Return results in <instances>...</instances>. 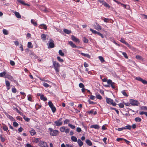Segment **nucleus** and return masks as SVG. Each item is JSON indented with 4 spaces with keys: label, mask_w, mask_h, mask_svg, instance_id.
Wrapping results in <instances>:
<instances>
[{
    "label": "nucleus",
    "mask_w": 147,
    "mask_h": 147,
    "mask_svg": "<svg viewBox=\"0 0 147 147\" xmlns=\"http://www.w3.org/2000/svg\"><path fill=\"white\" fill-rule=\"evenodd\" d=\"M58 131L57 130H53V131L51 132V135L53 136H56L58 134Z\"/></svg>",
    "instance_id": "12"
},
{
    "label": "nucleus",
    "mask_w": 147,
    "mask_h": 147,
    "mask_svg": "<svg viewBox=\"0 0 147 147\" xmlns=\"http://www.w3.org/2000/svg\"><path fill=\"white\" fill-rule=\"evenodd\" d=\"M62 118H60L57 121H55L54 122L57 126H59L61 125L62 124V122L61 121Z\"/></svg>",
    "instance_id": "8"
},
{
    "label": "nucleus",
    "mask_w": 147,
    "mask_h": 147,
    "mask_svg": "<svg viewBox=\"0 0 147 147\" xmlns=\"http://www.w3.org/2000/svg\"><path fill=\"white\" fill-rule=\"evenodd\" d=\"M141 109L142 110H147V107L142 106L141 107Z\"/></svg>",
    "instance_id": "58"
},
{
    "label": "nucleus",
    "mask_w": 147,
    "mask_h": 147,
    "mask_svg": "<svg viewBox=\"0 0 147 147\" xmlns=\"http://www.w3.org/2000/svg\"><path fill=\"white\" fill-rule=\"evenodd\" d=\"M102 4L104 5V6L107 7L109 8L110 7L109 5L105 2H104V3H102Z\"/></svg>",
    "instance_id": "29"
},
{
    "label": "nucleus",
    "mask_w": 147,
    "mask_h": 147,
    "mask_svg": "<svg viewBox=\"0 0 147 147\" xmlns=\"http://www.w3.org/2000/svg\"><path fill=\"white\" fill-rule=\"evenodd\" d=\"M63 31L65 33L67 34H69L71 33V31L66 29L63 30Z\"/></svg>",
    "instance_id": "22"
},
{
    "label": "nucleus",
    "mask_w": 147,
    "mask_h": 147,
    "mask_svg": "<svg viewBox=\"0 0 147 147\" xmlns=\"http://www.w3.org/2000/svg\"><path fill=\"white\" fill-rule=\"evenodd\" d=\"M39 28L40 29H44L46 30L47 29V26L45 24H41L39 26Z\"/></svg>",
    "instance_id": "11"
},
{
    "label": "nucleus",
    "mask_w": 147,
    "mask_h": 147,
    "mask_svg": "<svg viewBox=\"0 0 147 147\" xmlns=\"http://www.w3.org/2000/svg\"><path fill=\"white\" fill-rule=\"evenodd\" d=\"M124 127L125 128V129H128L130 130L131 129V127L130 125H128Z\"/></svg>",
    "instance_id": "42"
},
{
    "label": "nucleus",
    "mask_w": 147,
    "mask_h": 147,
    "mask_svg": "<svg viewBox=\"0 0 147 147\" xmlns=\"http://www.w3.org/2000/svg\"><path fill=\"white\" fill-rule=\"evenodd\" d=\"M70 121L68 119H66L64 121V124H67Z\"/></svg>",
    "instance_id": "64"
},
{
    "label": "nucleus",
    "mask_w": 147,
    "mask_h": 147,
    "mask_svg": "<svg viewBox=\"0 0 147 147\" xmlns=\"http://www.w3.org/2000/svg\"><path fill=\"white\" fill-rule=\"evenodd\" d=\"M78 143L80 147H81L83 145V142L79 139L78 140Z\"/></svg>",
    "instance_id": "23"
},
{
    "label": "nucleus",
    "mask_w": 147,
    "mask_h": 147,
    "mask_svg": "<svg viewBox=\"0 0 147 147\" xmlns=\"http://www.w3.org/2000/svg\"><path fill=\"white\" fill-rule=\"evenodd\" d=\"M16 91L17 90L15 88H14L12 89V92L15 93L16 92Z\"/></svg>",
    "instance_id": "55"
},
{
    "label": "nucleus",
    "mask_w": 147,
    "mask_h": 147,
    "mask_svg": "<svg viewBox=\"0 0 147 147\" xmlns=\"http://www.w3.org/2000/svg\"><path fill=\"white\" fill-rule=\"evenodd\" d=\"M96 96L97 98L98 99L101 100L102 98V96L99 94H96Z\"/></svg>",
    "instance_id": "44"
},
{
    "label": "nucleus",
    "mask_w": 147,
    "mask_h": 147,
    "mask_svg": "<svg viewBox=\"0 0 147 147\" xmlns=\"http://www.w3.org/2000/svg\"><path fill=\"white\" fill-rule=\"evenodd\" d=\"M83 41L84 43H87L88 42V40L86 37H84L83 38Z\"/></svg>",
    "instance_id": "41"
},
{
    "label": "nucleus",
    "mask_w": 147,
    "mask_h": 147,
    "mask_svg": "<svg viewBox=\"0 0 147 147\" xmlns=\"http://www.w3.org/2000/svg\"><path fill=\"white\" fill-rule=\"evenodd\" d=\"M41 38L42 40H45L46 38V35L44 34H42L41 35Z\"/></svg>",
    "instance_id": "21"
},
{
    "label": "nucleus",
    "mask_w": 147,
    "mask_h": 147,
    "mask_svg": "<svg viewBox=\"0 0 147 147\" xmlns=\"http://www.w3.org/2000/svg\"><path fill=\"white\" fill-rule=\"evenodd\" d=\"M59 53L60 55L62 56H63L64 55V53L62 52V50H60L59 51Z\"/></svg>",
    "instance_id": "34"
},
{
    "label": "nucleus",
    "mask_w": 147,
    "mask_h": 147,
    "mask_svg": "<svg viewBox=\"0 0 147 147\" xmlns=\"http://www.w3.org/2000/svg\"><path fill=\"white\" fill-rule=\"evenodd\" d=\"M68 126L72 129H74L75 127V126L73 125L70 123H69L68 124Z\"/></svg>",
    "instance_id": "48"
},
{
    "label": "nucleus",
    "mask_w": 147,
    "mask_h": 147,
    "mask_svg": "<svg viewBox=\"0 0 147 147\" xmlns=\"http://www.w3.org/2000/svg\"><path fill=\"white\" fill-rule=\"evenodd\" d=\"M4 78H7L11 81H14L13 77L11 76L9 73H7Z\"/></svg>",
    "instance_id": "3"
},
{
    "label": "nucleus",
    "mask_w": 147,
    "mask_h": 147,
    "mask_svg": "<svg viewBox=\"0 0 147 147\" xmlns=\"http://www.w3.org/2000/svg\"><path fill=\"white\" fill-rule=\"evenodd\" d=\"M107 103L108 104L112 105L113 106H116V104L113 102H107Z\"/></svg>",
    "instance_id": "30"
},
{
    "label": "nucleus",
    "mask_w": 147,
    "mask_h": 147,
    "mask_svg": "<svg viewBox=\"0 0 147 147\" xmlns=\"http://www.w3.org/2000/svg\"><path fill=\"white\" fill-rule=\"evenodd\" d=\"M30 133L31 135L32 136L34 135L36 133L35 130L34 129L31 130L30 131Z\"/></svg>",
    "instance_id": "35"
},
{
    "label": "nucleus",
    "mask_w": 147,
    "mask_h": 147,
    "mask_svg": "<svg viewBox=\"0 0 147 147\" xmlns=\"http://www.w3.org/2000/svg\"><path fill=\"white\" fill-rule=\"evenodd\" d=\"M95 96L93 95H91L90 96V99H91V100H94L95 99Z\"/></svg>",
    "instance_id": "60"
},
{
    "label": "nucleus",
    "mask_w": 147,
    "mask_h": 147,
    "mask_svg": "<svg viewBox=\"0 0 147 147\" xmlns=\"http://www.w3.org/2000/svg\"><path fill=\"white\" fill-rule=\"evenodd\" d=\"M136 58L137 59L141 60H142L143 59L142 57L139 55H136Z\"/></svg>",
    "instance_id": "28"
},
{
    "label": "nucleus",
    "mask_w": 147,
    "mask_h": 147,
    "mask_svg": "<svg viewBox=\"0 0 147 147\" xmlns=\"http://www.w3.org/2000/svg\"><path fill=\"white\" fill-rule=\"evenodd\" d=\"M48 104L49 106L51 109L52 112L53 113H55L56 110V108L54 106L52 102H49Z\"/></svg>",
    "instance_id": "2"
},
{
    "label": "nucleus",
    "mask_w": 147,
    "mask_h": 147,
    "mask_svg": "<svg viewBox=\"0 0 147 147\" xmlns=\"http://www.w3.org/2000/svg\"><path fill=\"white\" fill-rule=\"evenodd\" d=\"M31 22L34 26H37V25L36 22H35V21L33 19H31Z\"/></svg>",
    "instance_id": "25"
},
{
    "label": "nucleus",
    "mask_w": 147,
    "mask_h": 147,
    "mask_svg": "<svg viewBox=\"0 0 147 147\" xmlns=\"http://www.w3.org/2000/svg\"><path fill=\"white\" fill-rule=\"evenodd\" d=\"M17 1L20 3L28 6H29L30 5L26 3L24 1L22 0H17Z\"/></svg>",
    "instance_id": "9"
},
{
    "label": "nucleus",
    "mask_w": 147,
    "mask_h": 147,
    "mask_svg": "<svg viewBox=\"0 0 147 147\" xmlns=\"http://www.w3.org/2000/svg\"><path fill=\"white\" fill-rule=\"evenodd\" d=\"M120 41L122 43L125 44L126 43V42L125 41L123 38H121L120 40Z\"/></svg>",
    "instance_id": "54"
},
{
    "label": "nucleus",
    "mask_w": 147,
    "mask_h": 147,
    "mask_svg": "<svg viewBox=\"0 0 147 147\" xmlns=\"http://www.w3.org/2000/svg\"><path fill=\"white\" fill-rule=\"evenodd\" d=\"M65 127H62L60 128V131L62 132H64L65 130Z\"/></svg>",
    "instance_id": "38"
},
{
    "label": "nucleus",
    "mask_w": 147,
    "mask_h": 147,
    "mask_svg": "<svg viewBox=\"0 0 147 147\" xmlns=\"http://www.w3.org/2000/svg\"><path fill=\"white\" fill-rule=\"evenodd\" d=\"M7 74V73L5 71H3L0 73V77H4Z\"/></svg>",
    "instance_id": "18"
},
{
    "label": "nucleus",
    "mask_w": 147,
    "mask_h": 147,
    "mask_svg": "<svg viewBox=\"0 0 147 147\" xmlns=\"http://www.w3.org/2000/svg\"><path fill=\"white\" fill-rule=\"evenodd\" d=\"M121 52L122 53V55H123V56L126 59H127L128 58V57L126 53L123 52Z\"/></svg>",
    "instance_id": "36"
},
{
    "label": "nucleus",
    "mask_w": 147,
    "mask_h": 147,
    "mask_svg": "<svg viewBox=\"0 0 147 147\" xmlns=\"http://www.w3.org/2000/svg\"><path fill=\"white\" fill-rule=\"evenodd\" d=\"M135 78L136 80H137L138 81H140V82H142V79L140 77H136Z\"/></svg>",
    "instance_id": "43"
},
{
    "label": "nucleus",
    "mask_w": 147,
    "mask_h": 147,
    "mask_svg": "<svg viewBox=\"0 0 147 147\" xmlns=\"http://www.w3.org/2000/svg\"><path fill=\"white\" fill-rule=\"evenodd\" d=\"M141 82L144 84H147V81L145 80H144L142 79Z\"/></svg>",
    "instance_id": "59"
},
{
    "label": "nucleus",
    "mask_w": 147,
    "mask_h": 147,
    "mask_svg": "<svg viewBox=\"0 0 147 147\" xmlns=\"http://www.w3.org/2000/svg\"><path fill=\"white\" fill-rule=\"evenodd\" d=\"M69 44L73 48H76L78 47H77L74 43L71 41H69L68 42ZM78 47L80 48V47Z\"/></svg>",
    "instance_id": "10"
},
{
    "label": "nucleus",
    "mask_w": 147,
    "mask_h": 147,
    "mask_svg": "<svg viewBox=\"0 0 147 147\" xmlns=\"http://www.w3.org/2000/svg\"><path fill=\"white\" fill-rule=\"evenodd\" d=\"M45 87H46V88H47L49 87V85L47 84V83H46L45 82H43L42 84Z\"/></svg>",
    "instance_id": "47"
},
{
    "label": "nucleus",
    "mask_w": 147,
    "mask_h": 147,
    "mask_svg": "<svg viewBox=\"0 0 147 147\" xmlns=\"http://www.w3.org/2000/svg\"><path fill=\"white\" fill-rule=\"evenodd\" d=\"M99 125H94L90 126V128H94L95 129H98L100 128Z\"/></svg>",
    "instance_id": "14"
},
{
    "label": "nucleus",
    "mask_w": 147,
    "mask_h": 147,
    "mask_svg": "<svg viewBox=\"0 0 147 147\" xmlns=\"http://www.w3.org/2000/svg\"><path fill=\"white\" fill-rule=\"evenodd\" d=\"M5 84L6 86H10V83L9 81L6 80H5Z\"/></svg>",
    "instance_id": "39"
},
{
    "label": "nucleus",
    "mask_w": 147,
    "mask_h": 147,
    "mask_svg": "<svg viewBox=\"0 0 147 147\" xmlns=\"http://www.w3.org/2000/svg\"><path fill=\"white\" fill-rule=\"evenodd\" d=\"M125 45L128 47L130 49L133 50H134V48L133 47L129 45V44L127 42H126V43H125Z\"/></svg>",
    "instance_id": "24"
},
{
    "label": "nucleus",
    "mask_w": 147,
    "mask_h": 147,
    "mask_svg": "<svg viewBox=\"0 0 147 147\" xmlns=\"http://www.w3.org/2000/svg\"><path fill=\"white\" fill-rule=\"evenodd\" d=\"M86 143L89 146H91L92 145V143L89 140H86Z\"/></svg>",
    "instance_id": "20"
},
{
    "label": "nucleus",
    "mask_w": 147,
    "mask_h": 147,
    "mask_svg": "<svg viewBox=\"0 0 147 147\" xmlns=\"http://www.w3.org/2000/svg\"><path fill=\"white\" fill-rule=\"evenodd\" d=\"M80 54L82 55L84 57H87L88 58H90V56L88 54H85L83 53H81Z\"/></svg>",
    "instance_id": "17"
},
{
    "label": "nucleus",
    "mask_w": 147,
    "mask_h": 147,
    "mask_svg": "<svg viewBox=\"0 0 147 147\" xmlns=\"http://www.w3.org/2000/svg\"><path fill=\"white\" fill-rule=\"evenodd\" d=\"M124 104L123 102V103H121L119 104L118 105L120 107L123 108L124 107Z\"/></svg>",
    "instance_id": "45"
},
{
    "label": "nucleus",
    "mask_w": 147,
    "mask_h": 147,
    "mask_svg": "<svg viewBox=\"0 0 147 147\" xmlns=\"http://www.w3.org/2000/svg\"><path fill=\"white\" fill-rule=\"evenodd\" d=\"M71 39L73 41L76 42H77L78 43H79L80 42V40L73 35H71Z\"/></svg>",
    "instance_id": "5"
},
{
    "label": "nucleus",
    "mask_w": 147,
    "mask_h": 147,
    "mask_svg": "<svg viewBox=\"0 0 147 147\" xmlns=\"http://www.w3.org/2000/svg\"><path fill=\"white\" fill-rule=\"evenodd\" d=\"M33 45H32V43L30 42H28V48H32Z\"/></svg>",
    "instance_id": "27"
},
{
    "label": "nucleus",
    "mask_w": 147,
    "mask_h": 147,
    "mask_svg": "<svg viewBox=\"0 0 147 147\" xmlns=\"http://www.w3.org/2000/svg\"><path fill=\"white\" fill-rule=\"evenodd\" d=\"M79 86L80 88H83L84 87V84L82 83H80L79 84Z\"/></svg>",
    "instance_id": "46"
},
{
    "label": "nucleus",
    "mask_w": 147,
    "mask_h": 147,
    "mask_svg": "<svg viewBox=\"0 0 147 147\" xmlns=\"http://www.w3.org/2000/svg\"><path fill=\"white\" fill-rule=\"evenodd\" d=\"M131 105L133 106L138 105L139 103L138 102H130Z\"/></svg>",
    "instance_id": "19"
},
{
    "label": "nucleus",
    "mask_w": 147,
    "mask_h": 147,
    "mask_svg": "<svg viewBox=\"0 0 147 147\" xmlns=\"http://www.w3.org/2000/svg\"><path fill=\"white\" fill-rule=\"evenodd\" d=\"M76 131L78 132H80L81 131V129L80 127H77L76 129Z\"/></svg>",
    "instance_id": "63"
},
{
    "label": "nucleus",
    "mask_w": 147,
    "mask_h": 147,
    "mask_svg": "<svg viewBox=\"0 0 147 147\" xmlns=\"http://www.w3.org/2000/svg\"><path fill=\"white\" fill-rule=\"evenodd\" d=\"M3 34L5 35H7L8 34V31L6 29H3Z\"/></svg>",
    "instance_id": "31"
},
{
    "label": "nucleus",
    "mask_w": 147,
    "mask_h": 147,
    "mask_svg": "<svg viewBox=\"0 0 147 147\" xmlns=\"http://www.w3.org/2000/svg\"><path fill=\"white\" fill-rule=\"evenodd\" d=\"M10 63L11 65L14 66L15 64L14 62L13 61L10 60Z\"/></svg>",
    "instance_id": "52"
},
{
    "label": "nucleus",
    "mask_w": 147,
    "mask_h": 147,
    "mask_svg": "<svg viewBox=\"0 0 147 147\" xmlns=\"http://www.w3.org/2000/svg\"><path fill=\"white\" fill-rule=\"evenodd\" d=\"M5 114L6 115L7 117L10 120L12 121H14L15 120L12 117L8 114L7 113H5Z\"/></svg>",
    "instance_id": "15"
},
{
    "label": "nucleus",
    "mask_w": 147,
    "mask_h": 147,
    "mask_svg": "<svg viewBox=\"0 0 147 147\" xmlns=\"http://www.w3.org/2000/svg\"><path fill=\"white\" fill-rule=\"evenodd\" d=\"M98 58L101 62H103L105 61L104 59L102 56H99Z\"/></svg>",
    "instance_id": "32"
},
{
    "label": "nucleus",
    "mask_w": 147,
    "mask_h": 147,
    "mask_svg": "<svg viewBox=\"0 0 147 147\" xmlns=\"http://www.w3.org/2000/svg\"><path fill=\"white\" fill-rule=\"evenodd\" d=\"M135 120L136 122H140L141 121V119L139 117H137L135 118Z\"/></svg>",
    "instance_id": "37"
},
{
    "label": "nucleus",
    "mask_w": 147,
    "mask_h": 147,
    "mask_svg": "<svg viewBox=\"0 0 147 147\" xmlns=\"http://www.w3.org/2000/svg\"><path fill=\"white\" fill-rule=\"evenodd\" d=\"M90 30L94 34H97L98 32L96 31V30H94L90 28Z\"/></svg>",
    "instance_id": "33"
},
{
    "label": "nucleus",
    "mask_w": 147,
    "mask_h": 147,
    "mask_svg": "<svg viewBox=\"0 0 147 147\" xmlns=\"http://www.w3.org/2000/svg\"><path fill=\"white\" fill-rule=\"evenodd\" d=\"M15 15L16 17L18 18H21V15H20L19 13L17 11H15L14 12Z\"/></svg>",
    "instance_id": "16"
},
{
    "label": "nucleus",
    "mask_w": 147,
    "mask_h": 147,
    "mask_svg": "<svg viewBox=\"0 0 147 147\" xmlns=\"http://www.w3.org/2000/svg\"><path fill=\"white\" fill-rule=\"evenodd\" d=\"M57 59L59 61L61 62H62L63 61V59L61 58L60 57L58 56L57 57Z\"/></svg>",
    "instance_id": "40"
},
{
    "label": "nucleus",
    "mask_w": 147,
    "mask_h": 147,
    "mask_svg": "<svg viewBox=\"0 0 147 147\" xmlns=\"http://www.w3.org/2000/svg\"><path fill=\"white\" fill-rule=\"evenodd\" d=\"M112 83L113 82H112V81L111 80L109 79L107 81V83L109 84L110 85L112 84Z\"/></svg>",
    "instance_id": "56"
},
{
    "label": "nucleus",
    "mask_w": 147,
    "mask_h": 147,
    "mask_svg": "<svg viewBox=\"0 0 147 147\" xmlns=\"http://www.w3.org/2000/svg\"><path fill=\"white\" fill-rule=\"evenodd\" d=\"M3 129L5 131H7L8 129V127L5 125L3 126Z\"/></svg>",
    "instance_id": "51"
},
{
    "label": "nucleus",
    "mask_w": 147,
    "mask_h": 147,
    "mask_svg": "<svg viewBox=\"0 0 147 147\" xmlns=\"http://www.w3.org/2000/svg\"><path fill=\"white\" fill-rule=\"evenodd\" d=\"M69 129H65V132L66 133V134H67V133H69Z\"/></svg>",
    "instance_id": "61"
},
{
    "label": "nucleus",
    "mask_w": 147,
    "mask_h": 147,
    "mask_svg": "<svg viewBox=\"0 0 147 147\" xmlns=\"http://www.w3.org/2000/svg\"><path fill=\"white\" fill-rule=\"evenodd\" d=\"M121 93L123 95L125 96H127L126 93L125 92V90H123L121 91Z\"/></svg>",
    "instance_id": "49"
},
{
    "label": "nucleus",
    "mask_w": 147,
    "mask_h": 147,
    "mask_svg": "<svg viewBox=\"0 0 147 147\" xmlns=\"http://www.w3.org/2000/svg\"><path fill=\"white\" fill-rule=\"evenodd\" d=\"M28 100L30 101H31L32 100V96L31 95H28L27 96Z\"/></svg>",
    "instance_id": "50"
},
{
    "label": "nucleus",
    "mask_w": 147,
    "mask_h": 147,
    "mask_svg": "<svg viewBox=\"0 0 147 147\" xmlns=\"http://www.w3.org/2000/svg\"><path fill=\"white\" fill-rule=\"evenodd\" d=\"M93 27L94 29L98 30H100L102 29L101 27L96 22V24L93 25Z\"/></svg>",
    "instance_id": "6"
},
{
    "label": "nucleus",
    "mask_w": 147,
    "mask_h": 147,
    "mask_svg": "<svg viewBox=\"0 0 147 147\" xmlns=\"http://www.w3.org/2000/svg\"><path fill=\"white\" fill-rule=\"evenodd\" d=\"M40 98L41 100L44 101H45L47 100V98L43 94H41L40 95Z\"/></svg>",
    "instance_id": "13"
},
{
    "label": "nucleus",
    "mask_w": 147,
    "mask_h": 147,
    "mask_svg": "<svg viewBox=\"0 0 147 147\" xmlns=\"http://www.w3.org/2000/svg\"><path fill=\"white\" fill-rule=\"evenodd\" d=\"M39 145L41 147H48L47 143L44 142L40 141Z\"/></svg>",
    "instance_id": "7"
},
{
    "label": "nucleus",
    "mask_w": 147,
    "mask_h": 147,
    "mask_svg": "<svg viewBox=\"0 0 147 147\" xmlns=\"http://www.w3.org/2000/svg\"><path fill=\"white\" fill-rule=\"evenodd\" d=\"M51 42L49 43V45H48V48H52L54 47L55 45L54 41L51 39H50Z\"/></svg>",
    "instance_id": "4"
},
{
    "label": "nucleus",
    "mask_w": 147,
    "mask_h": 147,
    "mask_svg": "<svg viewBox=\"0 0 147 147\" xmlns=\"http://www.w3.org/2000/svg\"><path fill=\"white\" fill-rule=\"evenodd\" d=\"M97 34L98 35L100 36L102 38H104V36L102 34H101V33H100V32H98Z\"/></svg>",
    "instance_id": "57"
},
{
    "label": "nucleus",
    "mask_w": 147,
    "mask_h": 147,
    "mask_svg": "<svg viewBox=\"0 0 147 147\" xmlns=\"http://www.w3.org/2000/svg\"><path fill=\"white\" fill-rule=\"evenodd\" d=\"M13 125L15 127H17L18 125V124L16 122H14L13 123Z\"/></svg>",
    "instance_id": "53"
},
{
    "label": "nucleus",
    "mask_w": 147,
    "mask_h": 147,
    "mask_svg": "<svg viewBox=\"0 0 147 147\" xmlns=\"http://www.w3.org/2000/svg\"><path fill=\"white\" fill-rule=\"evenodd\" d=\"M53 65L54 67V68L57 74H58L59 72V67L60 65L59 63L56 61H53Z\"/></svg>",
    "instance_id": "1"
},
{
    "label": "nucleus",
    "mask_w": 147,
    "mask_h": 147,
    "mask_svg": "<svg viewBox=\"0 0 147 147\" xmlns=\"http://www.w3.org/2000/svg\"><path fill=\"white\" fill-rule=\"evenodd\" d=\"M114 84L115 83L114 82H113L112 84H110L111 86L113 89L115 88V86L114 85Z\"/></svg>",
    "instance_id": "62"
},
{
    "label": "nucleus",
    "mask_w": 147,
    "mask_h": 147,
    "mask_svg": "<svg viewBox=\"0 0 147 147\" xmlns=\"http://www.w3.org/2000/svg\"><path fill=\"white\" fill-rule=\"evenodd\" d=\"M71 140L74 142H76L77 141V138L74 136H72L71 137Z\"/></svg>",
    "instance_id": "26"
}]
</instances>
